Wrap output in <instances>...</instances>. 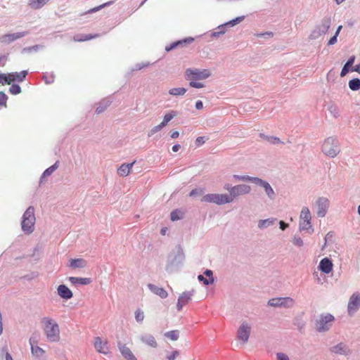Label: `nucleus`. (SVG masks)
I'll use <instances>...</instances> for the list:
<instances>
[{"label":"nucleus","mask_w":360,"mask_h":360,"mask_svg":"<svg viewBox=\"0 0 360 360\" xmlns=\"http://www.w3.org/2000/svg\"><path fill=\"white\" fill-rule=\"evenodd\" d=\"M46 338L51 342H57L60 339V330L58 323L53 319L44 317L41 320Z\"/></svg>","instance_id":"f257e3e1"},{"label":"nucleus","mask_w":360,"mask_h":360,"mask_svg":"<svg viewBox=\"0 0 360 360\" xmlns=\"http://www.w3.org/2000/svg\"><path fill=\"white\" fill-rule=\"evenodd\" d=\"M35 224L34 209L29 207L25 212L22 220V229L26 233H31L34 231Z\"/></svg>","instance_id":"f03ea898"},{"label":"nucleus","mask_w":360,"mask_h":360,"mask_svg":"<svg viewBox=\"0 0 360 360\" xmlns=\"http://www.w3.org/2000/svg\"><path fill=\"white\" fill-rule=\"evenodd\" d=\"M322 151L327 156L335 157L340 151L338 141L332 137L325 139L322 144Z\"/></svg>","instance_id":"7ed1b4c3"},{"label":"nucleus","mask_w":360,"mask_h":360,"mask_svg":"<svg viewBox=\"0 0 360 360\" xmlns=\"http://www.w3.org/2000/svg\"><path fill=\"white\" fill-rule=\"evenodd\" d=\"M202 202H213L217 205H223L232 202V198L228 194L210 193L202 196Z\"/></svg>","instance_id":"20e7f679"},{"label":"nucleus","mask_w":360,"mask_h":360,"mask_svg":"<svg viewBox=\"0 0 360 360\" xmlns=\"http://www.w3.org/2000/svg\"><path fill=\"white\" fill-rule=\"evenodd\" d=\"M211 75L210 71L207 69H187L185 71V77L187 80H202L208 78Z\"/></svg>","instance_id":"39448f33"},{"label":"nucleus","mask_w":360,"mask_h":360,"mask_svg":"<svg viewBox=\"0 0 360 360\" xmlns=\"http://www.w3.org/2000/svg\"><path fill=\"white\" fill-rule=\"evenodd\" d=\"M311 216L309 210L307 207L302 208L300 216V230L311 231L313 232L311 224Z\"/></svg>","instance_id":"423d86ee"},{"label":"nucleus","mask_w":360,"mask_h":360,"mask_svg":"<svg viewBox=\"0 0 360 360\" xmlns=\"http://www.w3.org/2000/svg\"><path fill=\"white\" fill-rule=\"evenodd\" d=\"M251 332V326L246 322H243L237 330V338L242 343L246 344L248 342Z\"/></svg>","instance_id":"0eeeda50"},{"label":"nucleus","mask_w":360,"mask_h":360,"mask_svg":"<svg viewBox=\"0 0 360 360\" xmlns=\"http://www.w3.org/2000/svg\"><path fill=\"white\" fill-rule=\"evenodd\" d=\"M334 321V317L331 314H327L321 316L316 322V329L319 332L326 331L329 329Z\"/></svg>","instance_id":"6e6552de"},{"label":"nucleus","mask_w":360,"mask_h":360,"mask_svg":"<svg viewBox=\"0 0 360 360\" xmlns=\"http://www.w3.org/2000/svg\"><path fill=\"white\" fill-rule=\"evenodd\" d=\"M268 304L271 307H292L294 300L291 297H277L269 300Z\"/></svg>","instance_id":"1a4fd4ad"},{"label":"nucleus","mask_w":360,"mask_h":360,"mask_svg":"<svg viewBox=\"0 0 360 360\" xmlns=\"http://www.w3.org/2000/svg\"><path fill=\"white\" fill-rule=\"evenodd\" d=\"M94 347L96 350L103 354H108L110 353V348L108 347V342L107 340H103L100 337H96L94 339Z\"/></svg>","instance_id":"9d476101"},{"label":"nucleus","mask_w":360,"mask_h":360,"mask_svg":"<svg viewBox=\"0 0 360 360\" xmlns=\"http://www.w3.org/2000/svg\"><path fill=\"white\" fill-rule=\"evenodd\" d=\"M250 191V187L249 186L244 184L237 185L230 189V194L229 195L232 198L233 201L237 196L249 193Z\"/></svg>","instance_id":"9b49d317"},{"label":"nucleus","mask_w":360,"mask_h":360,"mask_svg":"<svg viewBox=\"0 0 360 360\" xmlns=\"http://www.w3.org/2000/svg\"><path fill=\"white\" fill-rule=\"evenodd\" d=\"M360 307V294L354 293L349 301L348 303V312L349 314H352L354 311H356L358 308Z\"/></svg>","instance_id":"f8f14e48"},{"label":"nucleus","mask_w":360,"mask_h":360,"mask_svg":"<svg viewBox=\"0 0 360 360\" xmlns=\"http://www.w3.org/2000/svg\"><path fill=\"white\" fill-rule=\"evenodd\" d=\"M317 206V215L323 217L326 213V210L328 207V200L326 198H319L316 201Z\"/></svg>","instance_id":"ddd939ff"},{"label":"nucleus","mask_w":360,"mask_h":360,"mask_svg":"<svg viewBox=\"0 0 360 360\" xmlns=\"http://www.w3.org/2000/svg\"><path fill=\"white\" fill-rule=\"evenodd\" d=\"M26 34V32H17L14 34H6L0 37V42L10 44Z\"/></svg>","instance_id":"4468645a"},{"label":"nucleus","mask_w":360,"mask_h":360,"mask_svg":"<svg viewBox=\"0 0 360 360\" xmlns=\"http://www.w3.org/2000/svg\"><path fill=\"white\" fill-rule=\"evenodd\" d=\"M252 181L257 185L262 186L264 188L266 193L270 198H274V194H275L274 191L268 182L264 181L259 178H257V177L252 178Z\"/></svg>","instance_id":"2eb2a0df"},{"label":"nucleus","mask_w":360,"mask_h":360,"mask_svg":"<svg viewBox=\"0 0 360 360\" xmlns=\"http://www.w3.org/2000/svg\"><path fill=\"white\" fill-rule=\"evenodd\" d=\"M118 348H119V350L121 352L122 355L127 360H137V359L133 354L131 349L128 347H127L126 345L119 343Z\"/></svg>","instance_id":"dca6fc26"},{"label":"nucleus","mask_w":360,"mask_h":360,"mask_svg":"<svg viewBox=\"0 0 360 360\" xmlns=\"http://www.w3.org/2000/svg\"><path fill=\"white\" fill-rule=\"evenodd\" d=\"M333 266L332 261L327 257L322 259L319 263L320 270L327 274L332 271Z\"/></svg>","instance_id":"f3484780"},{"label":"nucleus","mask_w":360,"mask_h":360,"mask_svg":"<svg viewBox=\"0 0 360 360\" xmlns=\"http://www.w3.org/2000/svg\"><path fill=\"white\" fill-rule=\"evenodd\" d=\"M58 295L63 299L69 300L72 297V292L65 285H60L57 288Z\"/></svg>","instance_id":"a211bd4d"},{"label":"nucleus","mask_w":360,"mask_h":360,"mask_svg":"<svg viewBox=\"0 0 360 360\" xmlns=\"http://www.w3.org/2000/svg\"><path fill=\"white\" fill-rule=\"evenodd\" d=\"M148 288L150 289L151 292H153L154 294L158 295L162 299H165L168 296L167 292L162 288L158 287L151 283H149L148 285Z\"/></svg>","instance_id":"6ab92c4d"},{"label":"nucleus","mask_w":360,"mask_h":360,"mask_svg":"<svg viewBox=\"0 0 360 360\" xmlns=\"http://www.w3.org/2000/svg\"><path fill=\"white\" fill-rule=\"evenodd\" d=\"M140 339L143 343L148 345L149 347L155 348L158 346V343L152 335L148 334L142 335L141 336Z\"/></svg>","instance_id":"aec40b11"},{"label":"nucleus","mask_w":360,"mask_h":360,"mask_svg":"<svg viewBox=\"0 0 360 360\" xmlns=\"http://www.w3.org/2000/svg\"><path fill=\"white\" fill-rule=\"evenodd\" d=\"M135 162L129 164H122L117 169V173L121 176H127L130 173V171Z\"/></svg>","instance_id":"412c9836"},{"label":"nucleus","mask_w":360,"mask_h":360,"mask_svg":"<svg viewBox=\"0 0 360 360\" xmlns=\"http://www.w3.org/2000/svg\"><path fill=\"white\" fill-rule=\"evenodd\" d=\"M69 281L72 285H89L91 283V279L90 278H79V277H73L70 276L68 278Z\"/></svg>","instance_id":"4be33fe9"},{"label":"nucleus","mask_w":360,"mask_h":360,"mask_svg":"<svg viewBox=\"0 0 360 360\" xmlns=\"http://www.w3.org/2000/svg\"><path fill=\"white\" fill-rule=\"evenodd\" d=\"M86 265V262L84 259H72L70 260L69 266L72 269L84 268Z\"/></svg>","instance_id":"5701e85b"},{"label":"nucleus","mask_w":360,"mask_h":360,"mask_svg":"<svg viewBox=\"0 0 360 360\" xmlns=\"http://www.w3.org/2000/svg\"><path fill=\"white\" fill-rule=\"evenodd\" d=\"M354 60H355L354 56H352L349 58V60L345 64V65L343 66V68L341 70V72H340L341 77H345L349 72L350 68L354 64Z\"/></svg>","instance_id":"b1692460"},{"label":"nucleus","mask_w":360,"mask_h":360,"mask_svg":"<svg viewBox=\"0 0 360 360\" xmlns=\"http://www.w3.org/2000/svg\"><path fill=\"white\" fill-rule=\"evenodd\" d=\"M49 0H30L29 5L32 8L39 9L45 5Z\"/></svg>","instance_id":"393cba45"},{"label":"nucleus","mask_w":360,"mask_h":360,"mask_svg":"<svg viewBox=\"0 0 360 360\" xmlns=\"http://www.w3.org/2000/svg\"><path fill=\"white\" fill-rule=\"evenodd\" d=\"M191 296L192 294L190 292H184L179 296L178 300L186 305L191 300Z\"/></svg>","instance_id":"a878e982"},{"label":"nucleus","mask_w":360,"mask_h":360,"mask_svg":"<svg viewBox=\"0 0 360 360\" xmlns=\"http://www.w3.org/2000/svg\"><path fill=\"white\" fill-rule=\"evenodd\" d=\"M176 115H177V113L173 110L165 114L164 116L163 120L161 122L162 125L165 127L171 120H172L174 117L176 116Z\"/></svg>","instance_id":"bb28decb"},{"label":"nucleus","mask_w":360,"mask_h":360,"mask_svg":"<svg viewBox=\"0 0 360 360\" xmlns=\"http://www.w3.org/2000/svg\"><path fill=\"white\" fill-rule=\"evenodd\" d=\"M349 87L352 91L360 89V79L358 78L353 79L349 82Z\"/></svg>","instance_id":"cd10ccee"},{"label":"nucleus","mask_w":360,"mask_h":360,"mask_svg":"<svg viewBox=\"0 0 360 360\" xmlns=\"http://www.w3.org/2000/svg\"><path fill=\"white\" fill-rule=\"evenodd\" d=\"M347 351V348L345 345L340 343L338 345L332 348V352L336 354H345Z\"/></svg>","instance_id":"c85d7f7f"},{"label":"nucleus","mask_w":360,"mask_h":360,"mask_svg":"<svg viewBox=\"0 0 360 360\" xmlns=\"http://www.w3.org/2000/svg\"><path fill=\"white\" fill-rule=\"evenodd\" d=\"M165 336L171 340H177L179 337V333L177 330H171L165 333Z\"/></svg>","instance_id":"c756f323"},{"label":"nucleus","mask_w":360,"mask_h":360,"mask_svg":"<svg viewBox=\"0 0 360 360\" xmlns=\"http://www.w3.org/2000/svg\"><path fill=\"white\" fill-rule=\"evenodd\" d=\"M58 167V162L57 161L54 165L47 168L43 173L42 177L50 176Z\"/></svg>","instance_id":"7c9ffc66"},{"label":"nucleus","mask_w":360,"mask_h":360,"mask_svg":"<svg viewBox=\"0 0 360 360\" xmlns=\"http://www.w3.org/2000/svg\"><path fill=\"white\" fill-rule=\"evenodd\" d=\"M186 92V89L184 88H173L169 91V94L173 96H181L184 95Z\"/></svg>","instance_id":"2f4dec72"},{"label":"nucleus","mask_w":360,"mask_h":360,"mask_svg":"<svg viewBox=\"0 0 360 360\" xmlns=\"http://www.w3.org/2000/svg\"><path fill=\"white\" fill-rule=\"evenodd\" d=\"M184 212L179 210H175L171 212V220L176 221L183 217Z\"/></svg>","instance_id":"473e14b6"},{"label":"nucleus","mask_w":360,"mask_h":360,"mask_svg":"<svg viewBox=\"0 0 360 360\" xmlns=\"http://www.w3.org/2000/svg\"><path fill=\"white\" fill-rule=\"evenodd\" d=\"M32 353L37 357H40L44 354V351L38 346H31Z\"/></svg>","instance_id":"72a5a7b5"},{"label":"nucleus","mask_w":360,"mask_h":360,"mask_svg":"<svg viewBox=\"0 0 360 360\" xmlns=\"http://www.w3.org/2000/svg\"><path fill=\"white\" fill-rule=\"evenodd\" d=\"M13 75L15 77V81H18V82L23 81L27 74L26 71H22L20 72H13Z\"/></svg>","instance_id":"f704fd0d"},{"label":"nucleus","mask_w":360,"mask_h":360,"mask_svg":"<svg viewBox=\"0 0 360 360\" xmlns=\"http://www.w3.org/2000/svg\"><path fill=\"white\" fill-rule=\"evenodd\" d=\"M96 37V35L86 34L82 37L76 36L74 37V39H75V41H87V40H90L91 39H94Z\"/></svg>","instance_id":"c9c22d12"},{"label":"nucleus","mask_w":360,"mask_h":360,"mask_svg":"<svg viewBox=\"0 0 360 360\" xmlns=\"http://www.w3.org/2000/svg\"><path fill=\"white\" fill-rule=\"evenodd\" d=\"M193 40V38H190V39H185V40H184V41H177V42H175V43H173L172 44H171V45H170V46H169V48H168V47H167V48H166V50H167V51H170V50H172V49H173L176 48L179 44H182L183 42H184V43H185V42H191V41H192Z\"/></svg>","instance_id":"e433bc0d"},{"label":"nucleus","mask_w":360,"mask_h":360,"mask_svg":"<svg viewBox=\"0 0 360 360\" xmlns=\"http://www.w3.org/2000/svg\"><path fill=\"white\" fill-rule=\"evenodd\" d=\"M113 3H114L113 1H108V2H106V3L103 4H101V5L98 6H97V7H95L94 8L90 9L89 11V13L96 12V11L101 10V8H103L107 6H110V5L112 4Z\"/></svg>","instance_id":"4c0bfd02"},{"label":"nucleus","mask_w":360,"mask_h":360,"mask_svg":"<svg viewBox=\"0 0 360 360\" xmlns=\"http://www.w3.org/2000/svg\"><path fill=\"white\" fill-rule=\"evenodd\" d=\"M144 314L141 309H138L135 311V319L137 322H141L144 319Z\"/></svg>","instance_id":"58836bf2"},{"label":"nucleus","mask_w":360,"mask_h":360,"mask_svg":"<svg viewBox=\"0 0 360 360\" xmlns=\"http://www.w3.org/2000/svg\"><path fill=\"white\" fill-rule=\"evenodd\" d=\"M9 91L11 94L13 95L18 94L21 92V89L18 84H13L9 89Z\"/></svg>","instance_id":"ea45409f"},{"label":"nucleus","mask_w":360,"mask_h":360,"mask_svg":"<svg viewBox=\"0 0 360 360\" xmlns=\"http://www.w3.org/2000/svg\"><path fill=\"white\" fill-rule=\"evenodd\" d=\"M272 224H273V221L268 219H264V220H260L259 221L258 226L259 228H265V227L270 226Z\"/></svg>","instance_id":"a19ab883"},{"label":"nucleus","mask_w":360,"mask_h":360,"mask_svg":"<svg viewBox=\"0 0 360 360\" xmlns=\"http://www.w3.org/2000/svg\"><path fill=\"white\" fill-rule=\"evenodd\" d=\"M329 27H330V20H326L323 22L322 25L319 28V30L321 32H322L323 33H326L328 31V30L329 29Z\"/></svg>","instance_id":"79ce46f5"},{"label":"nucleus","mask_w":360,"mask_h":360,"mask_svg":"<svg viewBox=\"0 0 360 360\" xmlns=\"http://www.w3.org/2000/svg\"><path fill=\"white\" fill-rule=\"evenodd\" d=\"M198 278L200 281H202L203 282V283L206 285H209V284H211V283H214V278H211V279H207V278H205L202 275H199L198 276Z\"/></svg>","instance_id":"37998d69"},{"label":"nucleus","mask_w":360,"mask_h":360,"mask_svg":"<svg viewBox=\"0 0 360 360\" xmlns=\"http://www.w3.org/2000/svg\"><path fill=\"white\" fill-rule=\"evenodd\" d=\"M5 78V82L6 84H11L12 82H15V77L13 73H9L7 76H4Z\"/></svg>","instance_id":"c03bdc74"},{"label":"nucleus","mask_w":360,"mask_h":360,"mask_svg":"<svg viewBox=\"0 0 360 360\" xmlns=\"http://www.w3.org/2000/svg\"><path fill=\"white\" fill-rule=\"evenodd\" d=\"M190 81V86L194 88L200 89L204 87V84L201 82H198L193 80H189Z\"/></svg>","instance_id":"a18cd8bd"},{"label":"nucleus","mask_w":360,"mask_h":360,"mask_svg":"<svg viewBox=\"0 0 360 360\" xmlns=\"http://www.w3.org/2000/svg\"><path fill=\"white\" fill-rule=\"evenodd\" d=\"M163 127H165L163 125H162V124H159L158 125L154 127L151 130H150V133L149 134V136H151L154 134H155L156 132L160 131Z\"/></svg>","instance_id":"49530a36"},{"label":"nucleus","mask_w":360,"mask_h":360,"mask_svg":"<svg viewBox=\"0 0 360 360\" xmlns=\"http://www.w3.org/2000/svg\"><path fill=\"white\" fill-rule=\"evenodd\" d=\"M233 177L238 180H242V181H251L253 177H250L248 176H238V175H234Z\"/></svg>","instance_id":"de8ad7c7"},{"label":"nucleus","mask_w":360,"mask_h":360,"mask_svg":"<svg viewBox=\"0 0 360 360\" xmlns=\"http://www.w3.org/2000/svg\"><path fill=\"white\" fill-rule=\"evenodd\" d=\"M267 141L271 142V143H274V144H277V143H282L278 138L273 137V136L267 137Z\"/></svg>","instance_id":"09e8293b"},{"label":"nucleus","mask_w":360,"mask_h":360,"mask_svg":"<svg viewBox=\"0 0 360 360\" xmlns=\"http://www.w3.org/2000/svg\"><path fill=\"white\" fill-rule=\"evenodd\" d=\"M202 193H203V190L195 188V189L192 190L190 192L189 195L190 196H194V195H198V194H202Z\"/></svg>","instance_id":"8fccbe9b"},{"label":"nucleus","mask_w":360,"mask_h":360,"mask_svg":"<svg viewBox=\"0 0 360 360\" xmlns=\"http://www.w3.org/2000/svg\"><path fill=\"white\" fill-rule=\"evenodd\" d=\"M244 18H245L244 16H240V17H238L236 19L231 20L229 23L231 24L232 25H234L240 22L243 21L244 20Z\"/></svg>","instance_id":"3c124183"},{"label":"nucleus","mask_w":360,"mask_h":360,"mask_svg":"<svg viewBox=\"0 0 360 360\" xmlns=\"http://www.w3.org/2000/svg\"><path fill=\"white\" fill-rule=\"evenodd\" d=\"M277 359L278 360H289L288 356L284 353H278Z\"/></svg>","instance_id":"603ef678"},{"label":"nucleus","mask_w":360,"mask_h":360,"mask_svg":"<svg viewBox=\"0 0 360 360\" xmlns=\"http://www.w3.org/2000/svg\"><path fill=\"white\" fill-rule=\"evenodd\" d=\"M293 243L297 246H302L303 245V241L300 238H295L293 240Z\"/></svg>","instance_id":"864d4df0"},{"label":"nucleus","mask_w":360,"mask_h":360,"mask_svg":"<svg viewBox=\"0 0 360 360\" xmlns=\"http://www.w3.org/2000/svg\"><path fill=\"white\" fill-rule=\"evenodd\" d=\"M179 356V352L177 351L173 352L170 355L167 356L169 360H174Z\"/></svg>","instance_id":"5fc2aeb1"},{"label":"nucleus","mask_w":360,"mask_h":360,"mask_svg":"<svg viewBox=\"0 0 360 360\" xmlns=\"http://www.w3.org/2000/svg\"><path fill=\"white\" fill-rule=\"evenodd\" d=\"M3 354H5V359L6 360H13L12 356L11 354L7 352L6 349H2Z\"/></svg>","instance_id":"6e6d98bb"},{"label":"nucleus","mask_w":360,"mask_h":360,"mask_svg":"<svg viewBox=\"0 0 360 360\" xmlns=\"http://www.w3.org/2000/svg\"><path fill=\"white\" fill-rule=\"evenodd\" d=\"M204 143H205L204 137H202V136H199L195 140V144L198 146L202 145Z\"/></svg>","instance_id":"4d7b16f0"},{"label":"nucleus","mask_w":360,"mask_h":360,"mask_svg":"<svg viewBox=\"0 0 360 360\" xmlns=\"http://www.w3.org/2000/svg\"><path fill=\"white\" fill-rule=\"evenodd\" d=\"M205 275L206 276L208 277L207 279H211V278H213V273L211 270H209V269H207L205 272H204Z\"/></svg>","instance_id":"13d9d810"},{"label":"nucleus","mask_w":360,"mask_h":360,"mask_svg":"<svg viewBox=\"0 0 360 360\" xmlns=\"http://www.w3.org/2000/svg\"><path fill=\"white\" fill-rule=\"evenodd\" d=\"M336 41H337V35H334L328 41V44H330V45L334 44L336 43Z\"/></svg>","instance_id":"bf43d9fd"},{"label":"nucleus","mask_w":360,"mask_h":360,"mask_svg":"<svg viewBox=\"0 0 360 360\" xmlns=\"http://www.w3.org/2000/svg\"><path fill=\"white\" fill-rule=\"evenodd\" d=\"M195 108L198 109V110H200L203 108V103L201 101H198L196 103H195Z\"/></svg>","instance_id":"052dcab7"},{"label":"nucleus","mask_w":360,"mask_h":360,"mask_svg":"<svg viewBox=\"0 0 360 360\" xmlns=\"http://www.w3.org/2000/svg\"><path fill=\"white\" fill-rule=\"evenodd\" d=\"M279 224H280V228L282 230H285L288 226V224L285 223L283 221H281L279 222Z\"/></svg>","instance_id":"680f3d73"},{"label":"nucleus","mask_w":360,"mask_h":360,"mask_svg":"<svg viewBox=\"0 0 360 360\" xmlns=\"http://www.w3.org/2000/svg\"><path fill=\"white\" fill-rule=\"evenodd\" d=\"M4 76H7V75L0 73V84L1 85H4L6 84L5 78L4 77Z\"/></svg>","instance_id":"e2e57ef3"},{"label":"nucleus","mask_w":360,"mask_h":360,"mask_svg":"<svg viewBox=\"0 0 360 360\" xmlns=\"http://www.w3.org/2000/svg\"><path fill=\"white\" fill-rule=\"evenodd\" d=\"M352 71H354V72H357L359 73H360V64L359 65H356L355 66H354L352 69H351Z\"/></svg>","instance_id":"0e129e2a"},{"label":"nucleus","mask_w":360,"mask_h":360,"mask_svg":"<svg viewBox=\"0 0 360 360\" xmlns=\"http://www.w3.org/2000/svg\"><path fill=\"white\" fill-rule=\"evenodd\" d=\"M179 136V133L177 131H172L171 133V137L173 139H176Z\"/></svg>","instance_id":"69168bd1"},{"label":"nucleus","mask_w":360,"mask_h":360,"mask_svg":"<svg viewBox=\"0 0 360 360\" xmlns=\"http://www.w3.org/2000/svg\"><path fill=\"white\" fill-rule=\"evenodd\" d=\"M181 148V146L179 144H176L172 146V150L174 152H177Z\"/></svg>","instance_id":"338daca9"},{"label":"nucleus","mask_w":360,"mask_h":360,"mask_svg":"<svg viewBox=\"0 0 360 360\" xmlns=\"http://www.w3.org/2000/svg\"><path fill=\"white\" fill-rule=\"evenodd\" d=\"M184 306H185V305L178 300L177 304H176V308H177L178 311H181Z\"/></svg>","instance_id":"774afa93"}]
</instances>
